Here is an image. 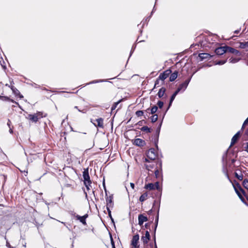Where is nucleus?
Wrapping results in <instances>:
<instances>
[{
    "mask_svg": "<svg viewBox=\"0 0 248 248\" xmlns=\"http://www.w3.org/2000/svg\"><path fill=\"white\" fill-rule=\"evenodd\" d=\"M83 183L88 191H90L92 188L91 184L92 183L90 176L89 174V168L84 169L83 171Z\"/></svg>",
    "mask_w": 248,
    "mask_h": 248,
    "instance_id": "1",
    "label": "nucleus"
},
{
    "mask_svg": "<svg viewBox=\"0 0 248 248\" xmlns=\"http://www.w3.org/2000/svg\"><path fill=\"white\" fill-rule=\"evenodd\" d=\"M47 114L42 111H37L34 114L28 115L27 119L31 122L36 123L42 118L46 117Z\"/></svg>",
    "mask_w": 248,
    "mask_h": 248,
    "instance_id": "2",
    "label": "nucleus"
},
{
    "mask_svg": "<svg viewBox=\"0 0 248 248\" xmlns=\"http://www.w3.org/2000/svg\"><path fill=\"white\" fill-rule=\"evenodd\" d=\"M143 162L148 163V164H144V166L146 169L149 171H151L153 173L154 170L156 169L158 166V161H161V160H157L156 161L150 162L147 158H143Z\"/></svg>",
    "mask_w": 248,
    "mask_h": 248,
    "instance_id": "3",
    "label": "nucleus"
},
{
    "mask_svg": "<svg viewBox=\"0 0 248 248\" xmlns=\"http://www.w3.org/2000/svg\"><path fill=\"white\" fill-rule=\"evenodd\" d=\"M147 157L151 160H155L158 157V152L155 148L149 149L146 153Z\"/></svg>",
    "mask_w": 248,
    "mask_h": 248,
    "instance_id": "4",
    "label": "nucleus"
},
{
    "mask_svg": "<svg viewBox=\"0 0 248 248\" xmlns=\"http://www.w3.org/2000/svg\"><path fill=\"white\" fill-rule=\"evenodd\" d=\"M139 239L140 236L138 233L132 237L130 243L131 248H140Z\"/></svg>",
    "mask_w": 248,
    "mask_h": 248,
    "instance_id": "5",
    "label": "nucleus"
},
{
    "mask_svg": "<svg viewBox=\"0 0 248 248\" xmlns=\"http://www.w3.org/2000/svg\"><path fill=\"white\" fill-rule=\"evenodd\" d=\"M155 178L157 179H162V162L158 161V168H156L155 170H154V172Z\"/></svg>",
    "mask_w": 248,
    "mask_h": 248,
    "instance_id": "6",
    "label": "nucleus"
},
{
    "mask_svg": "<svg viewBox=\"0 0 248 248\" xmlns=\"http://www.w3.org/2000/svg\"><path fill=\"white\" fill-rule=\"evenodd\" d=\"M73 216L77 220H79L83 225H87L86 219L88 217V215L87 214H86L83 216H80L79 215L74 213Z\"/></svg>",
    "mask_w": 248,
    "mask_h": 248,
    "instance_id": "7",
    "label": "nucleus"
},
{
    "mask_svg": "<svg viewBox=\"0 0 248 248\" xmlns=\"http://www.w3.org/2000/svg\"><path fill=\"white\" fill-rule=\"evenodd\" d=\"M91 122L96 126L100 128L104 127V119L102 118H99L95 120L91 119Z\"/></svg>",
    "mask_w": 248,
    "mask_h": 248,
    "instance_id": "8",
    "label": "nucleus"
},
{
    "mask_svg": "<svg viewBox=\"0 0 248 248\" xmlns=\"http://www.w3.org/2000/svg\"><path fill=\"white\" fill-rule=\"evenodd\" d=\"M171 72L172 71L170 69L165 70L163 73L160 74L158 77V79L164 81L170 76Z\"/></svg>",
    "mask_w": 248,
    "mask_h": 248,
    "instance_id": "9",
    "label": "nucleus"
},
{
    "mask_svg": "<svg viewBox=\"0 0 248 248\" xmlns=\"http://www.w3.org/2000/svg\"><path fill=\"white\" fill-rule=\"evenodd\" d=\"M242 131V130H239L232 137L230 147L234 145L237 142L241 136Z\"/></svg>",
    "mask_w": 248,
    "mask_h": 248,
    "instance_id": "10",
    "label": "nucleus"
},
{
    "mask_svg": "<svg viewBox=\"0 0 248 248\" xmlns=\"http://www.w3.org/2000/svg\"><path fill=\"white\" fill-rule=\"evenodd\" d=\"M150 238L151 236L150 235V232L148 230H147L145 232L144 235H142L141 238V241H142L143 243V245L148 243V242L150 240Z\"/></svg>",
    "mask_w": 248,
    "mask_h": 248,
    "instance_id": "11",
    "label": "nucleus"
},
{
    "mask_svg": "<svg viewBox=\"0 0 248 248\" xmlns=\"http://www.w3.org/2000/svg\"><path fill=\"white\" fill-rule=\"evenodd\" d=\"M133 143V144L140 147H142L146 144V142L144 140L139 138L134 140Z\"/></svg>",
    "mask_w": 248,
    "mask_h": 248,
    "instance_id": "12",
    "label": "nucleus"
},
{
    "mask_svg": "<svg viewBox=\"0 0 248 248\" xmlns=\"http://www.w3.org/2000/svg\"><path fill=\"white\" fill-rule=\"evenodd\" d=\"M161 126V123L159 124V125L156 130V133H157V135H154L153 137H152V140H153V142L154 144H155V146L156 148H157V150H158V146H157V143L158 141V135L160 132V129Z\"/></svg>",
    "mask_w": 248,
    "mask_h": 248,
    "instance_id": "13",
    "label": "nucleus"
},
{
    "mask_svg": "<svg viewBox=\"0 0 248 248\" xmlns=\"http://www.w3.org/2000/svg\"><path fill=\"white\" fill-rule=\"evenodd\" d=\"M139 224L140 226L143 227V224L144 222L148 221V218L147 217L144 216L143 214H140L138 216Z\"/></svg>",
    "mask_w": 248,
    "mask_h": 248,
    "instance_id": "14",
    "label": "nucleus"
},
{
    "mask_svg": "<svg viewBox=\"0 0 248 248\" xmlns=\"http://www.w3.org/2000/svg\"><path fill=\"white\" fill-rule=\"evenodd\" d=\"M215 53L218 55H221L226 53V45L217 48L215 49Z\"/></svg>",
    "mask_w": 248,
    "mask_h": 248,
    "instance_id": "15",
    "label": "nucleus"
},
{
    "mask_svg": "<svg viewBox=\"0 0 248 248\" xmlns=\"http://www.w3.org/2000/svg\"><path fill=\"white\" fill-rule=\"evenodd\" d=\"M234 190L235 192L236 193L237 195L242 201V202L245 204L246 206H248V202H247V200H245L244 197L243 196V195L241 194V193L238 190L237 188L234 186Z\"/></svg>",
    "mask_w": 248,
    "mask_h": 248,
    "instance_id": "16",
    "label": "nucleus"
},
{
    "mask_svg": "<svg viewBox=\"0 0 248 248\" xmlns=\"http://www.w3.org/2000/svg\"><path fill=\"white\" fill-rule=\"evenodd\" d=\"M9 87L11 88V89L12 90L13 93H14V94L20 98H22L23 97V96L21 94L19 90H18L16 87H15L13 85L9 86Z\"/></svg>",
    "mask_w": 248,
    "mask_h": 248,
    "instance_id": "17",
    "label": "nucleus"
},
{
    "mask_svg": "<svg viewBox=\"0 0 248 248\" xmlns=\"http://www.w3.org/2000/svg\"><path fill=\"white\" fill-rule=\"evenodd\" d=\"M113 195H109L108 197H107L106 198V206H108V207H113Z\"/></svg>",
    "mask_w": 248,
    "mask_h": 248,
    "instance_id": "18",
    "label": "nucleus"
},
{
    "mask_svg": "<svg viewBox=\"0 0 248 248\" xmlns=\"http://www.w3.org/2000/svg\"><path fill=\"white\" fill-rule=\"evenodd\" d=\"M211 57L210 54L207 53H202L199 54V57L201 61H203L205 59H209Z\"/></svg>",
    "mask_w": 248,
    "mask_h": 248,
    "instance_id": "19",
    "label": "nucleus"
},
{
    "mask_svg": "<svg viewBox=\"0 0 248 248\" xmlns=\"http://www.w3.org/2000/svg\"><path fill=\"white\" fill-rule=\"evenodd\" d=\"M178 71L177 70H175L173 72H171V73L170 75V81H174L178 76Z\"/></svg>",
    "mask_w": 248,
    "mask_h": 248,
    "instance_id": "20",
    "label": "nucleus"
},
{
    "mask_svg": "<svg viewBox=\"0 0 248 248\" xmlns=\"http://www.w3.org/2000/svg\"><path fill=\"white\" fill-rule=\"evenodd\" d=\"M239 48L246 49V51H248V41L240 42Z\"/></svg>",
    "mask_w": 248,
    "mask_h": 248,
    "instance_id": "21",
    "label": "nucleus"
},
{
    "mask_svg": "<svg viewBox=\"0 0 248 248\" xmlns=\"http://www.w3.org/2000/svg\"><path fill=\"white\" fill-rule=\"evenodd\" d=\"M0 99L2 100L3 101H10L13 103H15L17 104H18L17 102L15 101L14 100L12 99H10L9 97L7 96L0 95Z\"/></svg>",
    "mask_w": 248,
    "mask_h": 248,
    "instance_id": "22",
    "label": "nucleus"
},
{
    "mask_svg": "<svg viewBox=\"0 0 248 248\" xmlns=\"http://www.w3.org/2000/svg\"><path fill=\"white\" fill-rule=\"evenodd\" d=\"M166 91V89L165 87H162L160 88L157 93V95L158 96L159 98L162 97L165 94Z\"/></svg>",
    "mask_w": 248,
    "mask_h": 248,
    "instance_id": "23",
    "label": "nucleus"
},
{
    "mask_svg": "<svg viewBox=\"0 0 248 248\" xmlns=\"http://www.w3.org/2000/svg\"><path fill=\"white\" fill-rule=\"evenodd\" d=\"M148 198V194L147 192L142 194L140 197L139 200L141 202H143L146 200Z\"/></svg>",
    "mask_w": 248,
    "mask_h": 248,
    "instance_id": "24",
    "label": "nucleus"
},
{
    "mask_svg": "<svg viewBox=\"0 0 248 248\" xmlns=\"http://www.w3.org/2000/svg\"><path fill=\"white\" fill-rule=\"evenodd\" d=\"M140 130L142 132H145L146 133H151L152 131V129L148 127L147 126H142L141 128H140Z\"/></svg>",
    "mask_w": 248,
    "mask_h": 248,
    "instance_id": "25",
    "label": "nucleus"
},
{
    "mask_svg": "<svg viewBox=\"0 0 248 248\" xmlns=\"http://www.w3.org/2000/svg\"><path fill=\"white\" fill-rule=\"evenodd\" d=\"M144 188L147 189L154 190L155 189V185L153 183H149L145 185Z\"/></svg>",
    "mask_w": 248,
    "mask_h": 248,
    "instance_id": "26",
    "label": "nucleus"
},
{
    "mask_svg": "<svg viewBox=\"0 0 248 248\" xmlns=\"http://www.w3.org/2000/svg\"><path fill=\"white\" fill-rule=\"evenodd\" d=\"M150 109V113L152 114H155L158 109V107L154 105Z\"/></svg>",
    "mask_w": 248,
    "mask_h": 248,
    "instance_id": "27",
    "label": "nucleus"
},
{
    "mask_svg": "<svg viewBox=\"0 0 248 248\" xmlns=\"http://www.w3.org/2000/svg\"><path fill=\"white\" fill-rule=\"evenodd\" d=\"M226 53L229 52L230 53L233 54L234 52V51L235 50V48L226 45Z\"/></svg>",
    "mask_w": 248,
    "mask_h": 248,
    "instance_id": "28",
    "label": "nucleus"
},
{
    "mask_svg": "<svg viewBox=\"0 0 248 248\" xmlns=\"http://www.w3.org/2000/svg\"><path fill=\"white\" fill-rule=\"evenodd\" d=\"M242 185L248 191V179L246 178L243 180Z\"/></svg>",
    "mask_w": 248,
    "mask_h": 248,
    "instance_id": "29",
    "label": "nucleus"
},
{
    "mask_svg": "<svg viewBox=\"0 0 248 248\" xmlns=\"http://www.w3.org/2000/svg\"><path fill=\"white\" fill-rule=\"evenodd\" d=\"M122 101V99H120L118 101L115 102L112 105L111 108V110L112 111L113 110L117 108L118 105Z\"/></svg>",
    "mask_w": 248,
    "mask_h": 248,
    "instance_id": "30",
    "label": "nucleus"
},
{
    "mask_svg": "<svg viewBox=\"0 0 248 248\" xmlns=\"http://www.w3.org/2000/svg\"><path fill=\"white\" fill-rule=\"evenodd\" d=\"M154 246H155L154 243L143 244L144 248H153Z\"/></svg>",
    "mask_w": 248,
    "mask_h": 248,
    "instance_id": "31",
    "label": "nucleus"
},
{
    "mask_svg": "<svg viewBox=\"0 0 248 248\" xmlns=\"http://www.w3.org/2000/svg\"><path fill=\"white\" fill-rule=\"evenodd\" d=\"M234 176L239 181H242L243 179V175L242 174L239 175L237 172H234Z\"/></svg>",
    "mask_w": 248,
    "mask_h": 248,
    "instance_id": "32",
    "label": "nucleus"
},
{
    "mask_svg": "<svg viewBox=\"0 0 248 248\" xmlns=\"http://www.w3.org/2000/svg\"><path fill=\"white\" fill-rule=\"evenodd\" d=\"M150 118L152 123H155L158 119V115L157 114H154Z\"/></svg>",
    "mask_w": 248,
    "mask_h": 248,
    "instance_id": "33",
    "label": "nucleus"
},
{
    "mask_svg": "<svg viewBox=\"0 0 248 248\" xmlns=\"http://www.w3.org/2000/svg\"><path fill=\"white\" fill-rule=\"evenodd\" d=\"M158 215L157 216V217H156L155 220V229H154V235H155V232H156V229L157 224H158Z\"/></svg>",
    "mask_w": 248,
    "mask_h": 248,
    "instance_id": "34",
    "label": "nucleus"
},
{
    "mask_svg": "<svg viewBox=\"0 0 248 248\" xmlns=\"http://www.w3.org/2000/svg\"><path fill=\"white\" fill-rule=\"evenodd\" d=\"M243 150L248 153V142H245L243 145Z\"/></svg>",
    "mask_w": 248,
    "mask_h": 248,
    "instance_id": "35",
    "label": "nucleus"
},
{
    "mask_svg": "<svg viewBox=\"0 0 248 248\" xmlns=\"http://www.w3.org/2000/svg\"><path fill=\"white\" fill-rule=\"evenodd\" d=\"M175 97H176L175 96H174L173 94H172V95H171V97L170 98L169 105V107H168L167 110L169 109L171 105V104H172L173 101L174 100V99H175Z\"/></svg>",
    "mask_w": 248,
    "mask_h": 248,
    "instance_id": "36",
    "label": "nucleus"
},
{
    "mask_svg": "<svg viewBox=\"0 0 248 248\" xmlns=\"http://www.w3.org/2000/svg\"><path fill=\"white\" fill-rule=\"evenodd\" d=\"M144 114L143 111L142 110H138L136 112V115L138 117H140L143 116Z\"/></svg>",
    "mask_w": 248,
    "mask_h": 248,
    "instance_id": "37",
    "label": "nucleus"
},
{
    "mask_svg": "<svg viewBox=\"0 0 248 248\" xmlns=\"http://www.w3.org/2000/svg\"><path fill=\"white\" fill-rule=\"evenodd\" d=\"M248 124V117L244 121V122L242 125V126L241 127V130H243L245 128V126L246 125H247Z\"/></svg>",
    "mask_w": 248,
    "mask_h": 248,
    "instance_id": "38",
    "label": "nucleus"
},
{
    "mask_svg": "<svg viewBox=\"0 0 248 248\" xmlns=\"http://www.w3.org/2000/svg\"><path fill=\"white\" fill-rule=\"evenodd\" d=\"M178 88L180 89V91L182 90H185L186 88V87L184 84L183 83H182L179 85Z\"/></svg>",
    "mask_w": 248,
    "mask_h": 248,
    "instance_id": "39",
    "label": "nucleus"
},
{
    "mask_svg": "<svg viewBox=\"0 0 248 248\" xmlns=\"http://www.w3.org/2000/svg\"><path fill=\"white\" fill-rule=\"evenodd\" d=\"M240 60V59H237V58H231L230 59L229 61L230 62L232 63H235L238 62Z\"/></svg>",
    "mask_w": 248,
    "mask_h": 248,
    "instance_id": "40",
    "label": "nucleus"
},
{
    "mask_svg": "<svg viewBox=\"0 0 248 248\" xmlns=\"http://www.w3.org/2000/svg\"><path fill=\"white\" fill-rule=\"evenodd\" d=\"M157 105L158 106L157 107H158L159 108H161L163 107L164 102H162V101H158L157 103Z\"/></svg>",
    "mask_w": 248,
    "mask_h": 248,
    "instance_id": "41",
    "label": "nucleus"
},
{
    "mask_svg": "<svg viewBox=\"0 0 248 248\" xmlns=\"http://www.w3.org/2000/svg\"><path fill=\"white\" fill-rule=\"evenodd\" d=\"M152 223V221L146 223L144 225L145 228L147 230L149 229V230H150V226Z\"/></svg>",
    "mask_w": 248,
    "mask_h": 248,
    "instance_id": "42",
    "label": "nucleus"
},
{
    "mask_svg": "<svg viewBox=\"0 0 248 248\" xmlns=\"http://www.w3.org/2000/svg\"><path fill=\"white\" fill-rule=\"evenodd\" d=\"M233 54L237 56H241V53L239 50L236 49H235Z\"/></svg>",
    "mask_w": 248,
    "mask_h": 248,
    "instance_id": "43",
    "label": "nucleus"
},
{
    "mask_svg": "<svg viewBox=\"0 0 248 248\" xmlns=\"http://www.w3.org/2000/svg\"><path fill=\"white\" fill-rule=\"evenodd\" d=\"M234 186L236 187L237 188V189H238V190L240 192V190H241V188H242L241 186V185H240L239 183H237L236 184V185L235 186H234L233 185V187L234 188Z\"/></svg>",
    "mask_w": 248,
    "mask_h": 248,
    "instance_id": "44",
    "label": "nucleus"
},
{
    "mask_svg": "<svg viewBox=\"0 0 248 248\" xmlns=\"http://www.w3.org/2000/svg\"><path fill=\"white\" fill-rule=\"evenodd\" d=\"M234 186L236 187L237 188V189H238V190L240 192V190H241V188H242L241 186V185H240L239 183H237L236 184V185L235 186H234L233 185V187L234 188Z\"/></svg>",
    "mask_w": 248,
    "mask_h": 248,
    "instance_id": "45",
    "label": "nucleus"
},
{
    "mask_svg": "<svg viewBox=\"0 0 248 248\" xmlns=\"http://www.w3.org/2000/svg\"><path fill=\"white\" fill-rule=\"evenodd\" d=\"M234 186L236 187L237 188V189H238V190L240 192V190H241V188H242L241 186V185H240L239 183H237L236 184V185L235 186H234L233 185V187L234 188Z\"/></svg>",
    "mask_w": 248,
    "mask_h": 248,
    "instance_id": "46",
    "label": "nucleus"
},
{
    "mask_svg": "<svg viewBox=\"0 0 248 248\" xmlns=\"http://www.w3.org/2000/svg\"><path fill=\"white\" fill-rule=\"evenodd\" d=\"M240 192L241 193L242 195H243L245 197V195H247L248 193H247L242 188H241V190H240Z\"/></svg>",
    "mask_w": 248,
    "mask_h": 248,
    "instance_id": "47",
    "label": "nucleus"
},
{
    "mask_svg": "<svg viewBox=\"0 0 248 248\" xmlns=\"http://www.w3.org/2000/svg\"><path fill=\"white\" fill-rule=\"evenodd\" d=\"M155 185V189L159 190V182H156L154 184Z\"/></svg>",
    "mask_w": 248,
    "mask_h": 248,
    "instance_id": "48",
    "label": "nucleus"
},
{
    "mask_svg": "<svg viewBox=\"0 0 248 248\" xmlns=\"http://www.w3.org/2000/svg\"><path fill=\"white\" fill-rule=\"evenodd\" d=\"M6 246L8 248H14V247L10 245V243L8 240H6Z\"/></svg>",
    "mask_w": 248,
    "mask_h": 248,
    "instance_id": "49",
    "label": "nucleus"
},
{
    "mask_svg": "<svg viewBox=\"0 0 248 248\" xmlns=\"http://www.w3.org/2000/svg\"><path fill=\"white\" fill-rule=\"evenodd\" d=\"M189 81H190V79H187L184 82V84L187 87V86H188V84L189 82Z\"/></svg>",
    "mask_w": 248,
    "mask_h": 248,
    "instance_id": "50",
    "label": "nucleus"
},
{
    "mask_svg": "<svg viewBox=\"0 0 248 248\" xmlns=\"http://www.w3.org/2000/svg\"><path fill=\"white\" fill-rule=\"evenodd\" d=\"M189 81H190V79H187L184 82V84L187 87V86H188V84L189 82Z\"/></svg>",
    "mask_w": 248,
    "mask_h": 248,
    "instance_id": "51",
    "label": "nucleus"
},
{
    "mask_svg": "<svg viewBox=\"0 0 248 248\" xmlns=\"http://www.w3.org/2000/svg\"><path fill=\"white\" fill-rule=\"evenodd\" d=\"M159 80L158 79V78L156 79V81H155V84L154 88H155L156 87H157V85L159 84Z\"/></svg>",
    "mask_w": 248,
    "mask_h": 248,
    "instance_id": "52",
    "label": "nucleus"
},
{
    "mask_svg": "<svg viewBox=\"0 0 248 248\" xmlns=\"http://www.w3.org/2000/svg\"><path fill=\"white\" fill-rule=\"evenodd\" d=\"M180 91V89L177 88V90L174 92V93L172 94L174 96H176V95L179 93V92Z\"/></svg>",
    "mask_w": 248,
    "mask_h": 248,
    "instance_id": "53",
    "label": "nucleus"
},
{
    "mask_svg": "<svg viewBox=\"0 0 248 248\" xmlns=\"http://www.w3.org/2000/svg\"><path fill=\"white\" fill-rule=\"evenodd\" d=\"M180 91V89L177 88V90L174 92V93L172 94L174 96H176V95L179 93V92Z\"/></svg>",
    "mask_w": 248,
    "mask_h": 248,
    "instance_id": "54",
    "label": "nucleus"
},
{
    "mask_svg": "<svg viewBox=\"0 0 248 248\" xmlns=\"http://www.w3.org/2000/svg\"><path fill=\"white\" fill-rule=\"evenodd\" d=\"M146 122L143 120H141V121H140L138 122V124L140 125H141L143 124H146Z\"/></svg>",
    "mask_w": 248,
    "mask_h": 248,
    "instance_id": "55",
    "label": "nucleus"
},
{
    "mask_svg": "<svg viewBox=\"0 0 248 248\" xmlns=\"http://www.w3.org/2000/svg\"><path fill=\"white\" fill-rule=\"evenodd\" d=\"M110 241H111V244L112 246V248L113 247H115L114 242L113 239L111 236H110Z\"/></svg>",
    "mask_w": 248,
    "mask_h": 248,
    "instance_id": "56",
    "label": "nucleus"
},
{
    "mask_svg": "<svg viewBox=\"0 0 248 248\" xmlns=\"http://www.w3.org/2000/svg\"><path fill=\"white\" fill-rule=\"evenodd\" d=\"M103 186L104 190H105V191L106 192V193L107 194V189H106V186H105V179H104L103 182Z\"/></svg>",
    "mask_w": 248,
    "mask_h": 248,
    "instance_id": "57",
    "label": "nucleus"
},
{
    "mask_svg": "<svg viewBox=\"0 0 248 248\" xmlns=\"http://www.w3.org/2000/svg\"><path fill=\"white\" fill-rule=\"evenodd\" d=\"M226 62V60H225V61H220L218 62V63L219 64H223L225 63Z\"/></svg>",
    "mask_w": 248,
    "mask_h": 248,
    "instance_id": "58",
    "label": "nucleus"
},
{
    "mask_svg": "<svg viewBox=\"0 0 248 248\" xmlns=\"http://www.w3.org/2000/svg\"><path fill=\"white\" fill-rule=\"evenodd\" d=\"M154 244H155V248H157L156 244V241H155V235H154Z\"/></svg>",
    "mask_w": 248,
    "mask_h": 248,
    "instance_id": "59",
    "label": "nucleus"
},
{
    "mask_svg": "<svg viewBox=\"0 0 248 248\" xmlns=\"http://www.w3.org/2000/svg\"><path fill=\"white\" fill-rule=\"evenodd\" d=\"M100 81H102V80H95L93 81L92 82V83H98Z\"/></svg>",
    "mask_w": 248,
    "mask_h": 248,
    "instance_id": "60",
    "label": "nucleus"
},
{
    "mask_svg": "<svg viewBox=\"0 0 248 248\" xmlns=\"http://www.w3.org/2000/svg\"><path fill=\"white\" fill-rule=\"evenodd\" d=\"M106 207H107V211H108V213H109V212H111V211H110V208L111 207H108V206H106Z\"/></svg>",
    "mask_w": 248,
    "mask_h": 248,
    "instance_id": "61",
    "label": "nucleus"
},
{
    "mask_svg": "<svg viewBox=\"0 0 248 248\" xmlns=\"http://www.w3.org/2000/svg\"><path fill=\"white\" fill-rule=\"evenodd\" d=\"M130 186H131V187L133 189H134V186H135L134 184L132 183H130Z\"/></svg>",
    "mask_w": 248,
    "mask_h": 248,
    "instance_id": "62",
    "label": "nucleus"
},
{
    "mask_svg": "<svg viewBox=\"0 0 248 248\" xmlns=\"http://www.w3.org/2000/svg\"><path fill=\"white\" fill-rule=\"evenodd\" d=\"M150 108H148L145 110V111L147 112V113H150Z\"/></svg>",
    "mask_w": 248,
    "mask_h": 248,
    "instance_id": "63",
    "label": "nucleus"
},
{
    "mask_svg": "<svg viewBox=\"0 0 248 248\" xmlns=\"http://www.w3.org/2000/svg\"><path fill=\"white\" fill-rule=\"evenodd\" d=\"M245 198L246 199L247 202H248V194L247 195H245Z\"/></svg>",
    "mask_w": 248,
    "mask_h": 248,
    "instance_id": "64",
    "label": "nucleus"
}]
</instances>
